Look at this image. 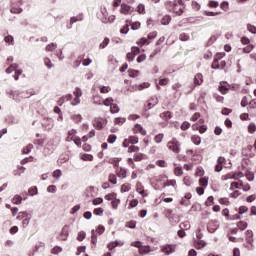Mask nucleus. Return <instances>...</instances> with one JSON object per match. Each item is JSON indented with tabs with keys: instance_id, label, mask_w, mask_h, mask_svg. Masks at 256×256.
Wrapping results in <instances>:
<instances>
[{
	"instance_id": "obj_1",
	"label": "nucleus",
	"mask_w": 256,
	"mask_h": 256,
	"mask_svg": "<svg viewBox=\"0 0 256 256\" xmlns=\"http://www.w3.org/2000/svg\"><path fill=\"white\" fill-rule=\"evenodd\" d=\"M165 7L170 12L172 11V13H175L178 17H181L185 11V3L183 0L167 1Z\"/></svg>"
},
{
	"instance_id": "obj_2",
	"label": "nucleus",
	"mask_w": 256,
	"mask_h": 256,
	"mask_svg": "<svg viewBox=\"0 0 256 256\" xmlns=\"http://www.w3.org/2000/svg\"><path fill=\"white\" fill-rule=\"evenodd\" d=\"M92 124H93V127H95V129H98L99 131H101V129H103V127L107 125V120H105L104 118H95Z\"/></svg>"
},
{
	"instance_id": "obj_3",
	"label": "nucleus",
	"mask_w": 256,
	"mask_h": 256,
	"mask_svg": "<svg viewBox=\"0 0 256 256\" xmlns=\"http://www.w3.org/2000/svg\"><path fill=\"white\" fill-rule=\"evenodd\" d=\"M13 71H15L14 79H15V81H18L19 75H21L23 73V70H17V66H14V65H10L6 69V73H13Z\"/></svg>"
},
{
	"instance_id": "obj_4",
	"label": "nucleus",
	"mask_w": 256,
	"mask_h": 256,
	"mask_svg": "<svg viewBox=\"0 0 256 256\" xmlns=\"http://www.w3.org/2000/svg\"><path fill=\"white\" fill-rule=\"evenodd\" d=\"M133 12V8L131 6H129L126 3H122L120 6V13L122 15H131Z\"/></svg>"
},
{
	"instance_id": "obj_5",
	"label": "nucleus",
	"mask_w": 256,
	"mask_h": 256,
	"mask_svg": "<svg viewBox=\"0 0 256 256\" xmlns=\"http://www.w3.org/2000/svg\"><path fill=\"white\" fill-rule=\"evenodd\" d=\"M167 147L170 151H173V153H179V141L172 140L168 142Z\"/></svg>"
},
{
	"instance_id": "obj_6",
	"label": "nucleus",
	"mask_w": 256,
	"mask_h": 256,
	"mask_svg": "<svg viewBox=\"0 0 256 256\" xmlns=\"http://www.w3.org/2000/svg\"><path fill=\"white\" fill-rule=\"evenodd\" d=\"M175 245L167 244L162 246L161 251L165 253V255H171V253H175Z\"/></svg>"
},
{
	"instance_id": "obj_7",
	"label": "nucleus",
	"mask_w": 256,
	"mask_h": 256,
	"mask_svg": "<svg viewBox=\"0 0 256 256\" xmlns=\"http://www.w3.org/2000/svg\"><path fill=\"white\" fill-rule=\"evenodd\" d=\"M217 229H219V221L217 220H211L208 223V231L210 233H215V231H217Z\"/></svg>"
},
{
	"instance_id": "obj_8",
	"label": "nucleus",
	"mask_w": 256,
	"mask_h": 256,
	"mask_svg": "<svg viewBox=\"0 0 256 256\" xmlns=\"http://www.w3.org/2000/svg\"><path fill=\"white\" fill-rule=\"evenodd\" d=\"M67 237H69V225H64L60 233V239L67 241Z\"/></svg>"
},
{
	"instance_id": "obj_9",
	"label": "nucleus",
	"mask_w": 256,
	"mask_h": 256,
	"mask_svg": "<svg viewBox=\"0 0 256 256\" xmlns=\"http://www.w3.org/2000/svg\"><path fill=\"white\" fill-rule=\"evenodd\" d=\"M4 121L8 125H17V123H19V119L15 118V116L12 115L7 116Z\"/></svg>"
},
{
	"instance_id": "obj_10",
	"label": "nucleus",
	"mask_w": 256,
	"mask_h": 256,
	"mask_svg": "<svg viewBox=\"0 0 256 256\" xmlns=\"http://www.w3.org/2000/svg\"><path fill=\"white\" fill-rule=\"evenodd\" d=\"M136 191L141 195V197H147V193H145V190L143 188V184L141 182H138L136 184Z\"/></svg>"
},
{
	"instance_id": "obj_11",
	"label": "nucleus",
	"mask_w": 256,
	"mask_h": 256,
	"mask_svg": "<svg viewBox=\"0 0 256 256\" xmlns=\"http://www.w3.org/2000/svg\"><path fill=\"white\" fill-rule=\"evenodd\" d=\"M246 242L249 243V245H251V249H253V231H246Z\"/></svg>"
},
{
	"instance_id": "obj_12",
	"label": "nucleus",
	"mask_w": 256,
	"mask_h": 256,
	"mask_svg": "<svg viewBox=\"0 0 256 256\" xmlns=\"http://www.w3.org/2000/svg\"><path fill=\"white\" fill-rule=\"evenodd\" d=\"M160 118L163 119V121H169V119L173 118V113L171 111H166L160 114Z\"/></svg>"
},
{
	"instance_id": "obj_13",
	"label": "nucleus",
	"mask_w": 256,
	"mask_h": 256,
	"mask_svg": "<svg viewBox=\"0 0 256 256\" xmlns=\"http://www.w3.org/2000/svg\"><path fill=\"white\" fill-rule=\"evenodd\" d=\"M202 83H203V74L201 73L196 74L194 77V85L197 86V85H201Z\"/></svg>"
},
{
	"instance_id": "obj_14",
	"label": "nucleus",
	"mask_w": 256,
	"mask_h": 256,
	"mask_svg": "<svg viewBox=\"0 0 256 256\" xmlns=\"http://www.w3.org/2000/svg\"><path fill=\"white\" fill-rule=\"evenodd\" d=\"M136 13H138L139 15H145V13H147V11L145 10V4H139L136 7Z\"/></svg>"
},
{
	"instance_id": "obj_15",
	"label": "nucleus",
	"mask_w": 256,
	"mask_h": 256,
	"mask_svg": "<svg viewBox=\"0 0 256 256\" xmlns=\"http://www.w3.org/2000/svg\"><path fill=\"white\" fill-rule=\"evenodd\" d=\"M29 213H27V211H23V212H19L18 216L16 217V219L18 221H23L24 219H26L27 217H29Z\"/></svg>"
},
{
	"instance_id": "obj_16",
	"label": "nucleus",
	"mask_w": 256,
	"mask_h": 256,
	"mask_svg": "<svg viewBox=\"0 0 256 256\" xmlns=\"http://www.w3.org/2000/svg\"><path fill=\"white\" fill-rule=\"evenodd\" d=\"M150 252H151V246H142L139 249L140 255H147V253H150Z\"/></svg>"
},
{
	"instance_id": "obj_17",
	"label": "nucleus",
	"mask_w": 256,
	"mask_h": 256,
	"mask_svg": "<svg viewBox=\"0 0 256 256\" xmlns=\"http://www.w3.org/2000/svg\"><path fill=\"white\" fill-rule=\"evenodd\" d=\"M118 177H121V179H125L127 177V170L124 168H120L117 170Z\"/></svg>"
},
{
	"instance_id": "obj_18",
	"label": "nucleus",
	"mask_w": 256,
	"mask_h": 256,
	"mask_svg": "<svg viewBox=\"0 0 256 256\" xmlns=\"http://www.w3.org/2000/svg\"><path fill=\"white\" fill-rule=\"evenodd\" d=\"M114 101L115 100L113 99V97H109L103 101L102 105H105L106 107H111L113 105Z\"/></svg>"
},
{
	"instance_id": "obj_19",
	"label": "nucleus",
	"mask_w": 256,
	"mask_h": 256,
	"mask_svg": "<svg viewBox=\"0 0 256 256\" xmlns=\"http://www.w3.org/2000/svg\"><path fill=\"white\" fill-rule=\"evenodd\" d=\"M77 21H83V14L72 17L70 19V25H73V23H77Z\"/></svg>"
},
{
	"instance_id": "obj_20",
	"label": "nucleus",
	"mask_w": 256,
	"mask_h": 256,
	"mask_svg": "<svg viewBox=\"0 0 256 256\" xmlns=\"http://www.w3.org/2000/svg\"><path fill=\"white\" fill-rule=\"evenodd\" d=\"M10 13L14 14V15H19L20 13H23V8L20 7H12L10 9Z\"/></svg>"
},
{
	"instance_id": "obj_21",
	"label": "nucleus",
	"mask_w": 256,
	"mask_h": 256,
	"mask_svg": "<svg viewBox=\"0 0 256 256\" xmlns=\"http://www.w3.org/2000/svg\"><path fill=\"white\" fill-rule=\"evenodd\" d=\"M21 201H23V198L19 195L12 198V203H14V205H21Z\"/></svg>"
},
{
	"instance_id": "obj_22",
	"label": "nucleus",
	"mask_w": 256,
	"mask_h": 256,
	"mask_svg": "<svg viewBox=\"0 0 256 256\" xmlns=\"http://www.w3.org/2000/svg\"><path fill=\"white\" fill-rule=\"evenodd\" d=\"M169 23H171V17L169 15H165L161 19V25H169Z\"/></svg>"
},
{
	"instance_id": "obj_23",
	"label": "nucleus",
	"mask_w": 256,
	"mask_h": 256,
	"mask_svg": "<svg viewBox=\"0 0 256 256\" xmlns=\"http://www.w3.org/2000/svg\"><path fill=\"white\" fill-rule=\"evenodd\" d=\"M101 20H102V23H113V21H115V16L112 15V16H109L108 18L106 16L101 18Z\"/></svg>"
},
{
	"instance_id": "obj_24",
	"label": "nucleus",
	"mask_w": 256,
	"mask_h": 256,
	"mask_svg": "<svg viewBox=\"0 0 256 256\" xmlns=\"http://www.w3.org/2000/svg\"><path fill=\"white\" fill-rule=\"evenodd\" d=\"M33 149V144H28L26 147L22 149V153L24 155H28V153H31V150Z\"/></svg>"
},
{
	"instance_id": "obj_25",
	"label": "nucleus",
	"mask_w": 256,
	"mask_h": 256,
	"mask_svg": "<svg viewBox=\"0 0 256 256\" xmlns=\"http://www.w3.org/2000/svg\"><path fill=\"white\" fill-rule=\"evenodd\" d=\"M130 25H131V29L133 30V31H137V29H140V27H141V22H139V21H136V22H130Z\"/></svg>"
},
{
	"instance_id": "obj_26",
	"label": "nucleus",
	"mask_w": 256,
	"mask_h": 256,
	"mask_svg": "<svg viewBox=\"0 0 256 256\" xmlns=\"http://www.w3.org/2000/svg\"><path fill=\"white\" fill-rule=\"evenodd\" d=\"M237 227L238 229H240V231H245L246 227H247V222L245 221H239L237 223Z\"/></svg>"
},
{
	"instance_id": "obj_27",
	"label": "nucleus",
	"mask_w": 256,
	"mask_h": 256,
	"mask_svg": "<svg viewBox=\"0 0 256 256\" xmlns=\"http://www.w3.org/2000/svg\"><path fill=\"white\" fill-rule=\"evenodd\" d=\"M192 142L194 143V145H201V137L194 135L191 138Z\"/></svg>"
},
{
	"instance_id": "obj_28",
	"label": "nucleus",
	"mask_w": 256,
	"mask_h": 256,
	"mask_svg": "<svg viewBox=\"0 0 256 256\" xmlns=\"http://www.w3.org/2000/svg\"><path fill=\"white\" fill-rule=\"evenodd\" d=\"M30 221H31V214L28 217H26V219H24L22 221L23 229H25V228H27L29 226Z\"/></svg>"
},
{
	"instance_id": "obj_29",
	"label": "nucleus",
	"mask_w": 256,
	"mask_h": 256,
	"mask_svg": "<svg viewBox=\"0 0 256 256\" xmlns=\"http://www.w3.org/2000/svg\"><path fill=\"white\" fill-rule=\"evenodd\" d=\"M128 191H131V184H123L121 186V193H127Z\"/></svg>"
},
{
	"instance_id": "obj_30",
	"label": "nucleus",
	"mask_w": 256,
	"mask_h": 256,
	"mask_svg": "<svg viewBox=\"0 0 256 256\" xmlns=\"http://www.w3.org/2000/svg\"><path fill=\"white\" fill-rule=\"evenodd\" d=\"M135 129L139 131L141 135H147V131L143 129V126H141V124H136Z\"/></svg>"
},
{
	"instance_id": "obj_31",
	"label": "nucleus",
	"mask_w": 256,
	"mask_h": 256,
	"mask_svg": "<svg viewBox=\"0 0 256 256\" xmlns=\"http://www.w3.org/2000/svg\"><path fill=\"white\" fill-rule=\"evenodd\" d=\"M223 57H225V52L217 53L214 59V63H219Z\"/></svg>"
},
{
	"instance_id": "obj_32",
	"label": "nucleus",
	"mask_w": 256,
	"mask_h": 256,
	"mask_svg": "<svg viewBox=\"0 0 256 256\" xmlns=\"http://www.w3.org/2000/svg\"><path fill=\"white\" fill-rule=\"evenodd\" d=\"M208 7H210V9H217V7H219V2H217L215 0H211L208 3Z\"/></svg>"
},
{
	"instance_id": "obj_33",
	"label": "nucleus",
	"mask_w": 256,
	"mask_h": 256,
	"mask_svg": "<svg viewBox=\"0 0 256 256\" xmlns=\"http://www.w3.org/2000/svg\"><path fill=\"white\" fill-rule=\"evenodd\" d=\"M220 9H222V11H229V2L223 1L220 4Z\"/></svg>"
},
{
	"instance_id": "obj_34",
	"label": "nucleus",
	"mask_w": 256,
	"mask_h": 256,
	"mask_svg": "<svg viewBox=\"0 0 256 256\" xmlns=\"http://www.w3.org/2000/svg\"><path fill=\"white\" fill-rule=\"evenodd\" d=\"M125 121H127V118L118 117V118L115 119L114 123L116 125H123V123H125Z\"/></svg>"
},
{
	"instance_id": "obj_35",
	"label": "nucleus",
	"mask_w": 256,
	"mask_h": 256,
	"mask_svg": "<svg viewBox=\"0 0 256 256\" xmlns=\"http://www.w3.org/2000/svg\"><path fill=\"white\" fill-rule=\"evenodd\" d=\"M174 175H176V177H181V175H183V168L181 167H176L174 169Z\"/></svg>"
},
{
	"instance_id": "obj_36",
	"label": "nucleus",
	"mask_w": 256,
	"mask_h": 256,
	"mask_svg": "<svg viewBox=\"0 0 256 256\" xmlns=\"http://www.w3.org/2000/svg\"><path fill=\"white\" fill-rule=\"evenodd\" d=\"M177 185L176 180H167V182L164 184V187H175Z\"/></svg>"
},
{
	"instance_id": "obj_37",
	"label": "nucleus",
	"mask_w": 256,
	"mask_h": 256,
	"mask_svg": "<svg viewBox=\"0 0 256 256\" xmlns=\"http://www.w3.org/2000/svg\"><path fill=\"white\" fill-rule=\"evenodd\" d=\"M99 89H100V93H109V91H111V87L109 86H99Z\"/></svg>"
},
{
	"instance_id": "obj_38",
	"label": "nucleus",
	"mask_w": 256,
	"mask_h": 256,
	"mask_svg": "<svg viewBox=\"0 0 256 256\" xmlns=\"http://www.w3.org/2000/svg\"><path fill=\"white\" fill-rule=\"evenodd\" d=\"M71 119H73L75 123H80V121H81V119H83V117H81V114H74L71 116Z\"/></svg>"
},
{
	"instance_id": "obj_39",
	"label": "nucleus",
	"mask_w": 256,
	"mask_h": 256,
	"mask_svg": "<svg viewBox=\"0 0 256 256\" xmlns=\"http://www.w3.org/2000/svg\"><path fill=\"white\" fill-rule=\"evenodd\" d=\"M145 159V154L139 153L134 155V161H143Z\"/></svg>"
},
{
	"instance_id": "obj_40",
	"label": "nucleus",
	"mask_w": 256,
	"mask_h": 256,
	"mask_svg": "<svg viewBox=\"0 0 256 256\" xmlns=\"http://www.w3.org/2000/svg\"><path fill=\"white\" fill-rule=\"evenodd\" d=\"M57 49V44L55 43H50L46 46V51H55Z\"/></svg>"
},
{
	"instance_id": "obj_41",
	"label": "nucleus",
	"mask_w": 256,
	"mask_h": 256,
	"mask_svg": "<svg viewBox=\"0 0 256 256\" xmlns=\"http://www.w3.org/2000/svg\"><path fill=\"white\" fill-rule=\"evenodd\" d=\"M128 75H129V77H139V71L129 69Z\"/></svg>"
},
{
	"instance_id": "obj_42",
	"label": "nucleus",
	"mask_w": 256,
	"mask_h": 256,
	"mask_svg": "<svg viewBox=\"0 0 256 256\" xmlns=\"http://www.w3.org/2000/svg\"><path fill=\"white\" fill-rule=\"evenodd\" d=\"M109 182L112 183L113 185H117V176L115 174H110Z\"/></svg>"
},
{
	"instance_id": "obj_43",
	"label": "nucleus",
	"mask_w": 256,
	"mask_h": 256,
	"mask_svg": "<svg viewBox=\"0 0 256 256\" xmlns=\"http://www.w3.org/2000/svg\"><path fill=\"white\" fill-rule=\"evenodd\" d=\"M117 198V194L116 193H111L105 196L106 201H113L114 199Z\"/></svg>"
},
{
	"instance_id": "obj_44",
	"label": "nucleus",
	"mask_w": 256,
	"mask_h": 256,
	"mask_svg": "<svg viewBox=\"0 0 256 256\" xmlns=\"http://www.w3.org/2000/svg\"><path fill=\"white\" fill-rule=\"evenodd\" d=\"M111 113H119L120 108L117 104H112L110 108Z\"/></svg>"
},
{
	"instance_id": "obj_45",
	"label": "nucleus",
	"mask_w": 256,
	"mask_h": 256,
	"mask_svg": "<svg viewBox=\"0 0 256 256\" xmlns=\"http://www.w3.org/2000/svg\"><path fill=\"white\" fill-rule=\"evenodd\" d=\"M28 193H29V195H31V197H33V195H37V193H38L37 186L29 188Z\"/></svg>"
},
{
	"instance_id": "obj_46",
	"label": "nucleus",
	"mask_w": 256,
	"mask_h": 256,
	"mask_svg": "<svg viewBox=\"0 0 256 256\" xmlns=\"http://www.w3.org/2000/svg\"><path fill=\"white\" fill-rule=\"evenodd\" d=\"M63 176V172L61 171V169H57L53 172V177H55L56 179H59V177Z\"/></svg>"
},
{
	"instance_id": "obj_47",
	"label": "nucleus",
	"mask_w": 256,
	"mask_h": 256,
	"mask_svg": "<svg viewBox=\"0 0 256 256\" xmlns=\"http://www.w3.org/2000/svg\"><path fill=\"white\" fill-rule=\"evenodd\" d=\"M199 183H200V185H202V187H207V185H209V179L200 178Z\"/></svg>"
},
{
	"instance_id": "obj_48",
	"label": "nucleus",
	"mask_w": 256,
	"mask_h": 256,
	"mask_svg": "<svg viewBox=\"0 0 256 256\" xmlns=\"http://www.w3.org/2000/svg\"><path fill=\"white\" fill-rule=\"evenodd\" d=\"M192 9L194 11H199L201 9V4H198L197 1H192Z\"/></svg>"
},
{
	"instance_id": "obj_49",
	"label": "nucleus",
	"mask_w": 256,
	"mask_h": 256,
	"mask_svg": "<svg viewBox=\"0 0 256 256\" xmlns=\"http://www.w3.org/2000/svg\"><path fill=\"white\" fill-rule=\"evenodd\" d=\"M91 239L93 245H97V234H95V230H92L91 232Z\"/></svg>"
},
{
	"instance_id": "obj_50",
	"label": "nucleus",
	"mask_w": 256,
	"mask_h": 256,
	"mask_svg": "<svg viewBox=\"0 0 256 256\" xmlns=\"http://www.w3.org/2000/svg\"><path fill=\"white\" fill-rule=\"evenodd\" d=\"M180 228L181 229H191V224L189 223V221H185L180 224Z\"/></svg>"
},
{
	"instance_id": "obj_51",
	"label": "nucleus",
	"mask_w": 256,
	"mask_h": 256,
	"mask_svg": "<svg viewBox=\"0 0 256 256\" xmlns=\"http://www.w3.org/2000/svg\"><path fill=\"white\" fill-rule=\"evenodd\" d=\"M129 143H131L132 145H137V143H139V138L135 136H131L129 138Z\"/></svg>"
},
{
	"instance_id": "obj_52",
	"label": "nucleus",
	"mask_w": 256,
	"mask_h": 256,
	"mask_svg": "<svg viewBox=\"0 0 256 256\" xmlns=\"http://www.w3.org/2000/svg\"><path fill=\"white\" fill-rule=\"evenodd\" d=\"M71 141H74L75 145H77V147H81V138L80 137H72Z\"/></svg>"
},
{
	"instance_id": "obj_53",
	"label": "nucleus",
	"mask_w": 256,
	"mask_h": 256,
	"mask_svg": "<svg viewBox=\"0 0 256 256\" xmlns=\"http://www.w3.org/2000/svg\"><path fill=\"white\" fill-rule=\"evenodd\" d=\"M179 39H180V41H189V36L187 33H181L179 35Z\"/></svg>"
},
{
	"instance_id": "obj_54",
	"label": "nucleus",
	"mask_w": 256,
	"mask_h": 256,
	"mask_svg": "<svg viewBox=\"0 0 256 256\" xmlns=\"http://www.w3.org/2000/svg\"><path fill=\"white\" fill-rule=\"evenodd\" d=\"M252 49H253V44H247V46L243 48V53H251Z\"/></svg>"
},
{
	"instance_id": "obj_55",
	"label": "nucleus",
	"mask_w": 256,
	"mask_h": 256,
	"mask_svg": "<svg viewBox=\"0 0 256 256\" xmlns=\"http://www.w3.org/2000/svg\"><path fill=\"white\" fill-rule=\"evenodd\" d=\"M120 33L127 35V33H129V24H126L123 28H121Z\"/></svg>"
},
{
	"instance_id": "obj_56",
	"label": "nucleus",
	"mask_w": 256,
	"mask_h": 256,
	"mask_svg": "<svg viewBox=\"0 0 256 256\" xmlns=\"http://www.w3.org/2000/svg\"><path fill=\"white\" fill-rule=\"evenodd\" d=\"M93 103L94 105H103V102H101V98L99 96H94Z\"/></svg>"
},
{
	"instance_id": "obj_57",
	"label": "nucleus",
	"mask_w": 256,
	"mask_h": 256,
	"mask_svg": "<svg viewBox=\"0 0 256 256\" xmlns=\"http://www.w3.org/2000/svg\"><path fill=\"white\" fill-rule=\"evenodd\" d=\"M138 151H139V147L134 146V145H132L128 148V153H137Z\"/></svg>"
},
{
	"instance_id": "obj_58",
	"label": "nucleus",
	"mask_w": 256,
	"mask_h": 256,
	"mask_svg": "<svg viewBox=\"0 0 256 256\" xmlns=\"http://www.w3.org/2000/svg\"><path fill=\"white\" fill-rule=\"evenodd\" d=\"M109 38H105L103 40V42L100 44V49H105V47H107V45H109Z\"/></svg>"
},
{
	"instance_id": "obj_59",
	"label": "nucleus",
	"mask_w": 256,
	"mask_h": 256,
	"mask_svg": "<svg viewBox=\"0 0 256 256\" xmlns=\"http://www.w3.org/2000/svg\"><path fill=\"white\" fill-rule=\"evenodd\" d=\"M4 41H5V43H9V44H12V45H13L14 38H13V36L8 35V36H6V37L4 38Z\"/></svg>"
},
{
	"instance_id": "obj_60",
	"label": "nucleus",
	"mask_w": 256,
	"mask_h": 256,
	"mask_svg": "<svg viewBox=\"0 0 256 256\" xmlns=\"http://www.w3.org/2000/svg\"><path fill=\"white\" fill-rule=\"evenodd\" d=\"M73 99V94H67L66 96L62 97V103H65V101H71Z\"/></svg>"
},
{
	"instance_id": "obj_61",
	"label": "nucleus",
	"mask_w": 256,
	"mask_h": 256,
	"mask_svg": "<svg viewBox=\"0 0 256 256\" xmlns=\"http://www.w3.org/2000/svg\"><path fill=\"white\" fill-rule=\"evenodd\" d=\"M48 193H55L57 191V186L55 185H50L47 187Z\"/></svg>"
},
{
	"instance_id": "obj_62",
	"label": "nucleus",
	"mask_w": 256,
	"mask_h": 256,
	"mask_svg": "<svg viewBox=\"0 0 256 256\" xmlns=\"http://www.w3.org/2000/svg\"><path fill=\"white\" fill-rule=\"evenodd\" d=\"M248 131H249V133H255V131H256V126H255V124L254 123H251V124H249V126H248Z\"/></svg>"
},
{
	"instance_id": "obj_63",
	"label": "nucleus",
	"mask_w": 256,
	"mask_h": 256,
	"mask_svg": "<svg viewBox=\"0 0 256 256\" xmlns=\"http://www.w3.org/2000/svg\"><path fill=\"white\" fill-rule=\"evenodd\" d=\"M247 29L250 33L256 34V27L254 25L248 24Z\"/></svg>"
},
{
	"instance_id": "obj_64",
	"label": "nucleus",
	"mask_w": 256,
	"mask_h": 256,
	"mask_svg": "<svg viewBox=\"0 0 256 256\" xmlns=\"http://www.w3.org/2000/svg\"><path fill=\"white\" fill-rule=\"evenodd\" d=\"M155 143H161L163 141V134H158L154 138Z\"/></svg>"
}]
</instances>
